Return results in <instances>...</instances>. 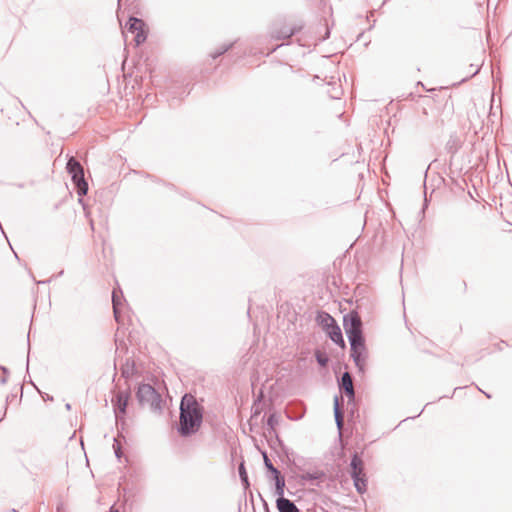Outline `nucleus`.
Returning a JSON list of instances; mask_svg holds the SVG:
<instances>
[{
	"label": "nucleus",
	"mask_w": 512,
	"mask_h": 512,
	"mask_svg": "<svg viewBox=\"0 0 512 512\" xmlns=\"http://www.w3.org/2000/svg\"><path fill=\"white\" fill-rule=\"evenodd\" d=\"M275 480V495L278 496V498H284V488H285V480L284 478L279 474L274 475Z\"/></svg>",
	"instance_id": "12"
},
{
	"label": "nucleus",
	"mask_w": 512,
	"mask_h": 512,
	"mask_svg": "<svg viewBox=\"0 0 512 512\" xmlns=\"http://www.w3.org/2000/svg\"><path fill=\"white\" fill-rule=\"evenodd\" d=\"M326 331L333 342L340 345L341 347L345 346L341 329L337 324L332 325V327L326 329Z\"/></svg>",
	"instance_id": "10"
},
{
	"label": "nucleus",
	"mask_w": 512,
	"mask_h": 512,
	"mask_svg": "<svg viewBox=\"0 0 512 512\" xmlns=\"http://www.w3.org/2000/svg\"><path fill=\"white\" fill-rule=\"evenodd\" d=\"M343 325L349 342L352 340L362 339V330H361V319L357 313H350L344 316Z\"/></svg>",
	"instance_id": "5"
},
{
	"label": "nucleus",
	"mask_w": 512,
	"mask_h": 512,
	"mask_svg": "<svg viewBox=\"0 0 512 512\" xmlns=\"http://www.w3.org/2000/svg\"><path fill=\"white\" fill-rule=\"evenodd\" d=\"M264 464L268 470H270L274 475L279 474L280 472L273 466L267 455L264 453Z\"/></svg>",
	"instance_id": "16"
},
{
	"label": "nucleus",
	"mask_w": 512,
	"mask_h": 512,
	"mask_svg": "<svg viewBox=\"0 0 512 512\" xmlns=\"http://www.w3.org/2000/svg\"><path fill=\"white\" fill-rule=\"evenodd\" d=\"M67 170L72 176V180L78 189L79 196H83L88 191V184L84 179V171L80 163L71 157L67 163Z\"/></svg>",
	"instance_id": "2"
},
{
	"label": "nucleus",
	"mask_w": 512,
	"mask_h": 512,
	"mask_svg": "<svg viewBox=\"0 0 512 512\" xmlns=\"http://www.w3.org/2000/svg\"><path fill=\"white\" fill-rule=\"evenodd\" d=\"M231 47V45H224L216 54H213L212 57L213 58H216L220 55H222L223 53H225L229 48Z\"/></svg>",
	"instance_id": "19"
},
{
	"label": "nucleus",
	"mask_w": 512,
	"mask_h": 512,
	"mask_svg": "<svg viewBox=\"0 0 512 512\" xmlns=\"http://www.w3.org/2000/svg\"><path fill=\"white\" fill-rule=\"evenodd\" d=\"M239 475H240L241 480L246 485H248V477H247V474H246V471H245V467H244L243 464H240V466H239Z\"/></svg>",
	"instance_id": "17"
},
{
	"label": "nucleus",
	"mask_w": 512,
	"mask_h": 512,
	"mask_svg": "<svg viewBox=\"0 0 512 512\" xmlns=\"http://www.w3.org/2000/svg\"><path fill=\"white\" fill-rule=\"evenodd\" d=\"M317 361L321 366H325L327 364V358L322 357L320 355L317 356Z\"/></svg>",
	"instance_id": "20"
},
{
	"label": "nucleus",
	"mask_w": 512,
	"mask_h": 512,
	"mask_svg": "<svg viewBox=\"0 0 512 512\" xmlns=\"http://www.w3.org/2000/svg\"><path fill=\"white\" fill-rule=\"evenodd\" d=\"M294 34V30H288L284 33L283 38H289Z\"/></svg>",
	"instance_id": "21"
},
{
	"label": "nucleus",
	"mask_w": 512,
	"mask_h": 512,
	"mask_svg": "<svg viewBox=\"0 0 512 512\" xmlns=\"http://www.w3.org/2000/svg\"><path fill=\"white\" fill-rule=\"evenodd\" d=\"M351 346V357L353 358L356 366L360 371H364L367 359L368 351L364 343V339L350 341Z\"/></svg>",
	"instance_id": "6"
},
{
	"label": "nucleus",
	"mask_w": 512,
	"mask_h": 512,
	"mask_svg": "<svg viewBox=\"0 0 512 512\" xmlns=\"http://www.w3.org/2000/svg\"><path fill=\"white\" fill-rule=\"evenodd\" d=\"M136 396L141 405H147L152 409L158 408L161 402L159 393L149 384L139 385Z\"/></svg>",
	"instance_id": "3"
},
{
	"label": "nucleus",
	"mask_w": 512,
	"mask_h": 512,
	"mask_svg": "<svg viewBox=\"0 0 512 512\" xmlns=\"http://www.w3.org/2000/svg\"><path fill=\"white\" fill-rule=\"evenodd\" d=\"M276 506L279 512H299L297 506L287 498H278Z\"/></svg>",
	"instance_id": "9"
},
{
	"label": "nucleus",
	"mask_w": 512,
	"mask_h": 512,
	"mask_svg": "<svg viewBox=\"0 0 512 512\" xmlns=\"http://www.w3.org/2000/svg\"><path fill=\"white\" fill-rule=\"evenodd\" d=\"M116 456L119 457L118 448H116V445H114Z\"/></svg>",
	"instance_id": "22"
},
{
	"label": "nucleus",
	"mask_w": 512,
	"mask_h": 512,
	"mask_svg": "<svg viewBox=\"0 0 512 512\" xmlns=\"http://www.w3.org/2000/svg\"><path fill=\"white\" fill-rule=\"evenodd\" d=\"M202 422V412L199 404L191 395H185L180 405V428L181 435L188 436L195 433Z\"/></svg>",
	"instance_id": "1"
},
{
	"label": "nucleus",
	"mask_w": 512,
	"mask_h": 512,
	"mask_svg": "<svg viewBox=\"0 0 512 512\" xmlns=\"http://www.w3.org/2000/svg\"><path fill=\"white\" fill-rule=\"evenodd\" d=\"M278 423V419L276 417V415L272 414L268 417V420H267V424L271 427V428H274V426Z\"/></svg>",
	"instance_id": "18"
},
{
	"label": "nucleus",
	"mask_w": 512,
	"mask_h": 512,
	"mask_svg": "<svg viewBox=\"0 0 512 512\" xmlns=\"http://www.w3.org/2000/svg\"><path fill=\"white\" fill-rule=\"evenodd\" d=\"M128 400L129 393L123 391L118 392L115 399H112L114 413L117 420H119L126 413Z\"/></svg>",
	"instance_id": "7"
},
{
	"label": "nucleus",
	"mask_w": 512,
	"mask_h": 512,
	"mask_svg": "<svg viewBox=\"0 0 512 512\" xmlns=\"http://www.w3.org/2000/svg\"><path fill=\"white\" fill-rule=\"evenodd\" d=\"M341 387L344 389L349 397L354 396L353 382L348 372L343 373L341 377Z\"/></svg>",
	"instance_id": "11"
},
{
	"label": "nucleus",
	"mask_w": 512,
	"mask_h": 512,
	"mask_svg": "<svg viewBox=\"0 0 512 512\" xmlns=\"http://www.w3.org/2000/svg\"><path fill=\"white\" fill-rule=\"evenodd\" d=\"M350 466L351 477L353 479L354 486L359 493H363L364 491H366L367 487V480L363 472L364 463L362 459L357 454H355L351 460Z\"/></svg>",
	"instance_id": "4"
},
{
	"label": "nucleus",
	"mask_w": 512,
	"mask_h": 512,
	"mask_svg": "<svg viewBox=\"0 0 512 512\" xmlns=\"http://www.w3.org/2000/svg\"><path fill=\"white\" fill-rule=\"evenodd\" d=\"M334 415H335L336 424H337L338 428L341 429L342 425H343V416L339 409L338 397H335V399H334Z\"/></svg>",
	"instance_id": "13"
},
{
	"label": "nucleus",
	"mask_w": 512,
	"mask_h": 512,
	"mask_svg": "<svg viewBox=\"0 0 512 512\" xmlns=\"http://www.w3.org/2000/svg\"><path fill=\"white\" fill-rule=\"evenodd\" d=\"M144 22L138 18L131 17L129 19V31L135 33V42L136 45H140L146 40V35L144 32Z\"/></svg>",
	"instance_id": "8"
},
{
	"label": "nucleus",
	"mask_w": 512,
	"mask_h": 512,
	"mask_svg": "<svg viewBox=\"0 0 512 512\" xmlns=\"http://www.w3.org/2000/svg\"><path fill=\"white\" fill-rule=\"evenodd\" d=\"M117 512V511H116Z\"/></svg>",
	"instance_id": "24"
},
{
	"label": "nucleus",
	"mask_w": 512,
	"mask_h": 512,
	"mask_svg": "<svg viewBox=\"0 0 512 512\" xmlns=\"http://www.w3.org/2000/svg\"><path fill=\"white\" fill-rule=\"evenodd\" d=\"M266 512H269V510H268V509H266Z\"/></svg>",
	"instance_id": "23"
},
{
	"label": "nucleus",
	"mask_w": 512,
	"mask_h": 512,
	"mask_svg": "<svg viewBox=\"0 0 512 512\" xmlns=\"http://www.w3.org/2000/svg\"><path fill=\"white\" fill-rule=\"evenodd\" d=\"M112 302H113V311H114L115 319L117 322H119L120 298H119L118 292L116 290L113 291Z\"/></svg>",
	"instance_id": "14"
},
{
	"label": "nucleus",
	"mask_w": 512,
	"mask_h": 512,
	"mask_svg": "<svg viewBox=\"0 0 512 512\" xmlns=\"http://www.w3.org/2000/svg\"><path fill=\"white\" fill-rule=\"evenodd\" d=\"M320 319H321V323L323 324V326L326 329H328V328L332 327V325L336 324L335 320L329 314L320 315Z\"/></svg>",
	"instance_id": "15"
}]
</instances>
